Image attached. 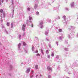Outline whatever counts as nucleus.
Returning <instances> with one entry per match:
<instances>
[{
	"mask_svg": "<svg viewBox=\"0 0 78 78\" xmlns=\"http://www.w3.org/2000/svg\"><path fill=\"white\" fill-rule=\"evenodd\" d=\"M30 69H31L30 68H28L27 70H26V73H29V72H30Z\"/></svg>",
	"mask_w": 78,
	"mask_h": 78,
	"instance_id": "1",
	"label": "nucleus"
},
{
	"mask_svg": "<svg viewBox=\"0 0 78 78\" xmlns=\"http://www.w3.org/2000/svg\"><path fill=\"white\" fill-rule=\"evenodd\" d=\"M21 42L23 43V46H25V45H27V43H26L24 41H22Z\"/></svg>",
	"mask_w": 78,
	"mask_h": 78,
	"instance_id": "2",
	"label": "nucleus"
},
{
	"mask_svg": "<svg viewBox=\"0 0 78 78\" xmlns=\"http://www.w3.org/2000/svg\"><path fill=\"white\" fill-rule=\"evenodd\" d=\"M47 69L48 70H51V68L49 66H48L47 67Z\"/></svg>",
	"mask_w": 78,
	"mask_h": 78,
	"instance_id": "3",
	"label": "nucleus"
},
{
	"mask_svg": "<svg viewBox=\"0 0 78 78\" xmlns=\"http://www.w3.org/2000/svg\"><path fill=\"white\" fill-rule=\"evenodd\" d=\"M13 27V23H11V28H12Z\"/></svg>",
	"mask_w": 78,
	"mask_h": 78,
	"instance_id": "4",
	"label": "nucleus"
},
{
	"mask_svg": "<svg viewBox=\"0 0 78 78\" xmlns=\"http://www.w3.org/2000/svg\"><path fill=\"white\" fill-rule=\"evenodd\" d=\"M21 43H19L18 44V47H19V48H20V46H21Z\"/></svg>",
	"mask_w": 78,
	"mask_h": 78,
	"instance_id": "5",
	"label": "nucleus"
},
{
	"mask_svg": "<svg viewBox=\"0 0 78 78\" xmlns=\"http://www.w3.org/2000/svg\"><path fill=\"white\" fill-rule=\"evenodd\" d=\"M3 9H1L0 10V12L1 13H3Z\"/></svg>",
	"mask_w": 78,
	"mask_h": 78,
	"instance_id": "6",
	"label": "nucleus"
},
{
	"mask_svg": "<svg viewBox=\"0 0 78 78\" xmlns=\"http://www.w3.org/2000/svg\"><path fill=\"white\" fill-rule=\"evenodd\" d=\"M63 19H64L65 20L66 19V16H64L63 17Z\"/></svg>",
	"mask_w": 78,
	"mask_h": 78,
	"instance_id": "7",
	"label": "nucleus"
},
{
	"mask_svg": "<svg viewBox=\"0 0 78 78\" xmlns=\"http://www.w3.org/2000/svg\"><path fill=\"white\" fill-rule=\"evenodd\" d=\"M59 31L60 32H62V29H59Z\"/></svg>",
	"mask_w": 78,
	"mask_h": 78,
	"instance_id": "8",
	"label": "nucleus"
},
{
	"mask_svg": "<svg viewBox=\"0 0 78 78\" xmlns=\"http://www.w3.org/2000/svg\"><path fill=\"white\" fill-rule=\"evenodd\" d=\"M7 25L8 26H9V22H7Z\"/></svg>",
	"mask_w": 78,
	"mask_h": 78,
	"instance_id": "9",
	"label": "nucleus"
},
{
	"mask_svg": "<svg viewBox=\"0 0 78 78\" xmlns=\"http://www.w3.org/2000/svg\"><path fill=\"white\" fill-rule=\"evenodd\" d=\"M46 53L47 54H48V53H49V52L48 51V50H46Z\"/></svg>",
	"mask_w": 78,
	"mask_h": 78,
	"instance_id": "10",
	"label": "nucleus"
},
{
	"mask_svg": "<svg viewBox=\"0 0 78 78\" xmlns=\"http://www.w3.org/2000/svg\"><path fill=\"white\" fill-rule=\"evenodd\" d=\"M25 24H23L22 28H25Z\"/></svg>",
	"mask_w": 78,
	"mask_h": 78,
	"instance_id": "11",
	"label": "nucleus"
},
{
	"mask_svg": "<svg viewBox=\"0 0 78 78\" xmlns=\"http://www.w3.org/2000/svg\"><path fill=\"white\" fill-rule=\"evenodd\" d=\"M22 29L23 31H25V28L24 27H22Z\"/></svg>",
	"mask_w": 78,
	"mask_h": 78,
	"instance_id": "12",
	"label": "nucleus"
},
{
	"mask_svg": "<svg viewBox=\"0 0 78 78\" xmlns=\"http://www.w3.org/2000/svg\"><path fill=\"white\" fill-rule=\"evenodd\" d=\"M48 78H51V76L50 75L48 76Z\"/></svg>",
	"mask_w": 78,
	"mask_h": 78,
	"instance_id": "13",
	"label": "nucleus"
},
{
	"mask_svg": "<svg viewBox=\"0 0 78 78\" xmlns=\"http://www.w3.org/2000/svg\"><path fill=\"white\" fill-rule=\"evenodd\" d=\"M35 53H38V51L37 50L35 52Z\"/></svg>",
	"mask_w": 78,
	"mask_h": 78,
	"instance_id": "14",
	"label": "nucleus"
},
{
	"mask_svg": "<svg viewBox=\"0 0 78 78\" xmlns=\"http://www.w3.org/2000/svg\"><path fill=\"white\" fill-rule=\"evenodd\" d=\"M41 53H42V52H43V50H42V49H41Z\"/></svg>",
	"mask_w": 78,
	"mask_h": 78,
	"instance_id": "15",
	"label": "nucleus"
},
{
	"mask_svg": "<svg viewBox=\"0 0 78 78\" xmlns=\"http://www.w3.org/2000/svg\"><path fill=\"white\" fill-rule=\"evenodd\" d=\"M36 56H40V54L39 53H37V54Z\"/></svg>",
	"mask_w": 78,
	"mask_h": 78,
	"instance_id": "16",
	"label": "nucleus"
},
{
	"mask_svg": "<svg viewBox=\"0 0 78 78\" xmlns=\"http://www.w3.org/2000/svg\"><path fill=\"white\" fill-rule=\"evenodd\" d=\"M51 56H54V54L53 53H52Z\"/></svg>",
	"mask_w": 78,
	"mask_h": 78,
	"instance_id": "17",
	"label": "nucleus"
},
{
	"mask_svg": "<svg viewBox=\"0 0 78 78\" xmlns=\"http://www.w3.org/2000/svg\"><path fill=\"white\" fill-rule=\"evenodd\" d=\"M35 67H38V65H36L35 66Z\"/></svg>",
	"mask_w": 78,
	"mask_h": 78,
	"instance_id": "18",
	"label": "nucleus"
},
{
	"mask_svg": "<svg viewBox=\"0 0 78 78\" xmlns=\"http://www.w3.org/2000/svg\"><path fill=\"white\" fill-rule=\"evenodd\" d=\"M27 9L28 10V11H30V8H28Z\"/></svg>",
	"mask_w": 78,
	"mask_h": 78,
	"instance_id": "19",
	"label": "nucleus"
},
{
	"mask_svg": "<svg viewBox=\"0 0 78 78\" xmlns=\"http://www.w3.org/2000/svg\"><path fill=\"white\" fill-rule=\"evenodd\" d=\"M35 68L36 70H37L39 69L38 67H35Z\"/></svg>",
	"mask_w": 78,
	"mask_h": 78,
	"instance_id": "20",
	"label": "nucleus"
},
{
	"mask_svg": "<svg viewBox=\"0 0 78 78\" xmlns=\"http://www.w3.org/2000/svg\"><path fill=\"white\" fill-rule=\"evenodd\" d=\"M31 27L33 28V24H32L31 25Z\"/></svg>",
	"mask_w": 78,
	"mask_h": 78,
	"instance_id": "21",
	"label": "nucleus"
},
{
	"mask_svg": "<svg viewBox=\"0 0 78 78\" xmlns=\"http://www.w3.org/2000/svg\"><path fill=\"white\" fill-rule=\"evenodd\" d=\"M21 37V35H19V38H20Z\"/></svg>",
	"mask_w": 78,
	"mask_h": 78,
	"instance_id": "22",
	"label": "nucleus"
},
{
	"mask_svg": "<svg viewBox=\"0 0 78 78\" xmlns=\"http://www.w3.org/2000/svg\"><path fill=\"white\" fill-rule=\"evenodd\" d=\"M37 14H39V12H37Z\"/></svg>",
	"mask_w": 78,
	"mask_h": 78,
	"instance_id": "23",
	"label": "nucleus"
},
{
	"mask_svg": "<svg viewBox=\"0 0 78 78\" xmlns=\"http://www.w3.org/2000/svg\"><path fill=\"white\" fill-rule=\"evenodd\" d=\"M34 49V46H32V49L33 50Z\"/></svg>",
	"mask_w": 78,
	"mask_h": 78,
	"instance_id": "24",
	"label": "nucleus"
},
{
	"mask_svg": "<svg viewBox=\"0 0 78 78\" xmlns=\"http://www.w3.org/2000/svg\"><path fill=\"white\" fill-rule=\"evenodd\" d=\"M29 20H31V19H32V18L30 17L29 18Z\"/></svg>",
	"mask_w": 78,
	"mask_h": 78,
	"instance_id": "25",
	"label": "nucleus"
},
{
	"mask_svg": "<svg viewBox=\"0 0 78 78\" xmlns=\"http://www.w3.org/2000/svg\"><path fill=\"white\" fill-rule=\"evenodd\" d=\"M37 6H35L34 8H37Z\"/></svg>",
	"mask_w": 78,
	"mask_h": 78,
	"instance_id": "26",
	"label": "nucleus"
},
{
	"mask_svg": "<svg viewBox=\"0 0 78 78\" xmlns=\"http://www.w3.org/2000/svg\"><path fill=\"white\" fill-rule=\"evenodd\" d=\"M48 58H50V55H48Z\"/></svg>",
	"mask_w": 78,
	"mask_h": 78,
	"instance_id": "27",
	"label": "nucleus"
},
{
	"mask_svg": "<svg viewBox=\"0 0 78 78\" xmlns=\"http://www.w3.org/2000/svg\"><path fill=\"white\" fill-rule=\"evenodd\" d=\"M40 76V77H41H41H42V75H41Z\"/></svg>",
	"mask_w": 78,
	"mask_h": 78,
	"instance_id": "28",
	"label": "nucleus"
},
{
	"mask_svg": "<svg viewBox=\"0 0 78 78\" xmlns=\"http://www.w3.org/2000/svg\"><path fill=\"white\" fill-rule=\"evenodd\" d=\"M2 4V2H1V1H0V5H1Z\"/></svg>",
	"mask_w": 78,
	"mask_h": 78,
	"instance_id": "29",
	"label": "nucleus"
},
{
	"mask_svg": "<svg viewBox=\"0 0 78 78\" xmlns=\"http://www.w3.org/2000/svg\"><path fill=\"white\" fill-rule=\"evenodd\" d=\"M42 55H44V52H41Z\"/></svg>",
	"mask_w": 78,
	"mask_h": 78,
	"instance_id": "30",
	"label": "nucleus"
},
{
	"mask_svg": "<svg viewBox=\"0 0 78 78\" xmlns=\"http://www.w3.org/2000/svg\"><path fill=\"white\" fill-rule=\"evenodd\" d=\"M33 76H30V78H32V77H33Z\"/></svg>",
	"mask_w": 78,
	"mask_h": 78,
	"instance_id": "31",
	"label": "nucleus"
},
{
	"mask_svg": "<svg viewBox=\"0 0 78 78\" xmlns=\"http://www.w3.org/2000/svg\"><path fill=\"white\" fill-rule=\"evenodd\" d=\"M2 3H3V1L2 0Z\"/></svg>",
	"mask_w": 78,
	"mask_h": 78,
	"instance_id": "32",
	"label": "nucleus"
},
{
	"mask_svg": "<svg viewBox=\"0 0 78 78\" xmlns=\"http://www.w3.org/2000/svg\"><path fill=\"white\" fill-rule=\"evenodd\" d=\"M30 23H32V21H30Z\"/></svg>",
	"mask_w": 78,
	"mask_h": 78,
	"instance_id": "33",
	"label": "nucleus"
},
{
	"mask_svg": "<svg viewBox=\"0 0 78 78\" xmlns=\"http://www.w3.org/2000/svg\"><path fill=\"white\" fill-rule=\"evenodd\" d=\"M37 76H36V78H37Z\"/></svg>",
	"mask_w": 78,
	"mask_h": 78,
	"instance_id": "34",
	"label": "nucleus"
},
{
	"mask_svg": "<svg viewBox=\"0 0 78 78\" xmlns=\"http://www.w3.org/2000/svg\"><path fill=\"white\" fill-rule=\"evenodd\" d=\"M1 22H3V20H1Z\"/></svg>",
	"mask_w": 78,
	"mask_h": 78,
	"instance_id": "35",
	"label": "nucleus"
},
{
	"mask_svg": "<svg viewBox=\"0 0 78 78\" xmlns=\"http://www.w3.org/2000/svg\"><path fill=\"white\" fill-rule=\"evenodd\" d=\"M32 73H34V72L33 71H32Z\"/></svg>",
	"mask_w": 78,
	"mask_h": 78,
	"instance_id": "36",
	"label": "nucleus"
},
{
	"mask_svg": "<svg viewBox=\"0 0 78 78\" xmlns=\"http://www.w3.org/2000/svg\"><path fill=\"white\" fill-rule=\"evenodd\" d=\"M14 10H13V12H14Z\"/></svg>",
	"mask_w": 78,
	"mask_h": 78,
	"instance_id": "37",
	"label": "nucleus"
},
{
	"mask_svg": "<svg viewBox=\"0 0 78 78\" xmlns=\"http://www.w3.org/2000/svg\"><path fill=\"white\" fill-rule=\"evenodd\" d=\"M58 17L59 19H60V17Z\"/></svg>",
	"mask_w": 78,
	"mask_h": 78,
	"instance_id": "38",
	"label": "nucleus"
},
{
	"mask_svg": "<svg viewBox=\"0 0 78 78\" xmlns=\"http://www.w3.org/2000/svg\"><path fill=\"white\" fill-rule=\"evenodd\" d=\"M67 78H69V77H67Z\"/></svg>",
	"mask_w": 78,
	"mask_h": 78,
	"instance_id": "39",
	"label": "nucleus"
}]
</instances>
